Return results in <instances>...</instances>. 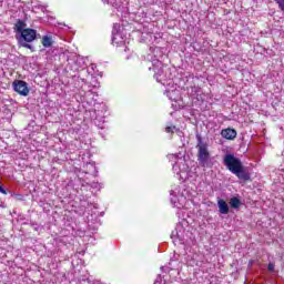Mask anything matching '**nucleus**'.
I'll list each match as a JSON object with an SVG mask.
<instances>
[{"label": "nucleus", "instance_id": "a211bd4d", "mask_svg": "<svg viewBox=\"0 0 284 284\" xmlns=\"http://www.w3.org/2000/svg\"><path fill=\"white\" fill-rule=\"evenodd\" d=\"M174 207H181V206H179V205L174 204Z\"/></svg>", "mask_w": 284, "mask_h": 284}, {"label": "nucleus", "instance_id": "f03ea898", "mask_svg": "<svg viewBox=\"0 0 284 284\" xmlns=\"http://www.w3.org/2000/svg\"><path fill=\"white\" fill-rule=\"evenodd\" d=\"M28 24L24 21L18 20L14 26V31L18 34H21L22 39L27 41V43H32L37 39V30L34 29H26Z\"/></svg>", "mask_w": 284, "mask_h": 284}, {"label": "nucleus", "instance_id": "7ed1b4c3", "mask_svg": "<svg viewBox=\"0 0 284 284\" xmlns=\"http://www.w3.org/2000/svg\"><path fill=\"white\" fill-rule=\"evenodd\" d=\"M12 85H13L14 92L20 94V97H28V94H30V88L28 87L26 81L14 80Z\"/></svg>", "mask_w": 284, "mask_h": 284}, {"label": "nucleus", "instance_id": "423d86ee", "mask_svg": "<svg viewBox=\"0 0 284 284\" xmlns=\"http://www.w3.org/2000/svg\"><path fill=\"white\" fill-rule=\"evenodd\" d=\"M154 72H155V79L159 83H163V85H165V79H163V63L162 62H158V65L153 68Z\"/></svg>", "mask_w": 284, "mask_h": 284}, {"label": "nucleus", "instance_id": "20e7f679", "mask_svg": "<svg viewBox=\"0 0 284 284\" xmlns=\"http://www.w3.org/2000/svg\"><path fill=\"white\" fill-rule=\"evenodd\" d=\"M197 148H199V161L201 165L205 168V165H207V163L210 162V151H207V145L205 144H199Z\"/></svg>", "mask_w": 284, "mask_h": 284}, {"label": "nucleus", "instance_id": "9d476101", "mask_svg": "<svg viewBox=\"0 0 284 284\" xmlns=\"http://www.w3.org/2000/svg\"><path fill=\"white\" fill-rule=\"evenodd\" d=\"M180 91L176 89L173 90H166V95L169 97V99L171 101H179V97H180Z\"/></svg>", "mask_w": 284, "mask_h": 284}, {"label": "nucleus", "instance_id": "f257e3e1", "mask_svg": "<svg viewBox=\"0 0 284 284\" xmlns=\"http://www.w3.org/2000/svg\"><path fill=\"white\" fill-rule=\"evenodd\" d=\"M224 165H226L227 170H230L232 174H235L237 179L250 181V174L243 170V163L239 158L234 156V154H226L224 156Z\"/></svg>", "mask_w": 284, "mask_h": 284}, {"label": "nucleus", "instance_id": "1a4fd4ad", "mask_svg": "<svg viewBox=\"0 0 284 284\" xmlns=\"http://www.w3.org/2000/svg\"><path fill=\"white\" fill-rule=\"evenodd\" d=\"M217 206L221 214H229L230 213V206L227 205V202L225 200H219Z\"/></svg>", "mask_w": 284, "mask_h": 284}, {"label": "nucleus", "instance_id": "ddd939ff", "mask_svg": "<svg viewBox=\"0 0 284 284\" xmlns=\"http://www.w3.org/2000/svg\"><path fill=\"white\" fill-rule=\"evenodd\" d=\"M278 4V8L284 12V0H275Z\"/></svg>", "mask_w": 284, "mask_h": 284}, {"label": "nucleus", "instance_id": "0eeeda50", "mask_svg": "<svg viewBox=\"0 0 284 284\" xmlns=\"http://www.w3.org/2000/svg\"><path fill=\"white\" fill-rule=\"evenodd\" d=\"M221 134L223 136V139H226L227 141H234V139H236V130L234 129H223L221 131Z\"/></svg>", "mask_w": 284, "mask_h": 284}, {"label": "nucleus", "instance_id": "f3484780", "mask_svg": "<svg viewBox=\"0 0 284 284\" xmlns=\"http://www.w3.org/2000/svg\"><path fill=\"white\" fill-rule=\"evenodd\" d=\"M24 48H30V44H24Z\"/></svg>", "mask_w": 284, "mask_h": 284}, {"label": "nucleus", "instance_id": "dca6fc26", "mask_svg": "<svg viewBox=\"0 0 284 284\" xmlns=\"http://www.w3.org/2000/svg\"><path fill=\"white\" fill-rule=\"evenodd\" d=\"M0 193L1 194H8V191H6V189H3V186L0 185Z\"/></svg>", "mask_w": 284, "mask_h": 284}, {"label": "nucleus", "instance_id": "9b49d317", "mask_svg": "<svg viewBox=\"0 0 284 284\" xmlns=\"http://www.w3.org/2000/svg\"><path fill=\"white\" fill-rule=\"evenodd\" d=\"M42 45L44 48H50V45H52V38L51 37H48V36H44L42 38Z\"/></svg>", "mask_w": 284, "mask_h": 284}, {"label": "nucleus", "instance_id": "4468645a", "mask_svg": "<svg viewBox=\"0 0 284 284\" xmlns=\"http://www.w3.org/2000/svg\"><path fill=\"white\" fill-rule=\"evenodd\" d=\"M174 130H176V126H166L165 132L170 133L174 132Z\"/></svg>", "mask_w": 284, "mask_h": 284}, {"label": "nucleus", "instance_id": "39448f33", "mask_svg": "<svg viewBox=\"0 0 284 284\" xmlns=\"http://www.w3.org/2000/svg\"><path fill=\"white\" fill-rule=\"evenodd\" d=\"M119 28H121V26L119 24L113 26V39H112L113 45H123L124 43L123 37H121V33H119V30H118Z\"/></svg>", "mask_w": 284, "mask_h": 284}, {"label": "nucleus", "instance_id": "2eb2a0df", "mask_svg": "<svg viewBox=\"0 0 284 284\" xmlns=\"http://www.w3.org/2000/svg\"><path fill=\"white\" fill-rule=\"evenodd\" d=\"M268 272H274V263L268 264Z\"/></svg>", "mask_w": 284, "mask_h": 284}, {"label": "nucleus", "instance_id": "f8f14e48", "mask_svg": "<svg viewBox=\"0 0 284 284\" xmlns=\"http://www.w3.org/2000/svg\"><path fill=\"white\" fill-rule=\"evenodd\" d=\"M230 204L231 207H234L236 210L241 207V200H239V197H232Z\"/></svg>", "mask_w": 284, "mask_h": 284}, {"label": "nucleus", "instance_id": "6e6552de", "mask_svg": "<svg viewBox=\"0 0 284 284\" xmlns=\"http://www.w3.org/2000/svg\"><path fill=\"white\" fill-rule=\"evenodd\" d=\"M172 159L176 161V163L173 164V172H175L176 174H181V172H185V168L181 169V166H179V163H184L185 160H183L182 158H176V155H170V160Z\"/></svg>", "mask_w": 284, "mask_h": 284}]
</instances>
